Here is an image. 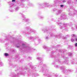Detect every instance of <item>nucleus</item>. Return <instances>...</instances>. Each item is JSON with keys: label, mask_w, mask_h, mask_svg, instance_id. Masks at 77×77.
<instances>
[{"label": "nucleus", "mask_w": 77, "mask_h": 77, "mask_svg": "<svg viewBox=\"0 0 77 77\" xmlns=\"http://www.w3.org/2000/svg\"><path fill=\"white\" fill-rule=\"evenodd\" d=\"M66 2V1L65 0H63V2L64 3V2Z\"/></svg>", "instance_id": "obj_9"}, {"label": "nucleus", "mask_w": 77, "mask_h": 77, "mask_svg": "<svg viewBox=\"0 0 77 77\" xmlns=\"http://www.w3.org/2000/svg\"><path fill=\"white\" fill-rule=\"evenodd\" d=\"M5 56H8V54H7V53L5 54Z\"/></svg>", "instance_id": "obj_4"}, {"label": "nucleus", "mask_w": 77, "mask_h": 77, "mask_svg": "<svg viewBox=\"0 0 77 77\" xmlns=\"http://www.w3.org/2000/svg\"><path fill=\"white\" fill-rule=\"evenodd\" d=\"M59 25H60V24H59Z\"/></svg>", "instance_id": "obj_18"}, {"label": "nucleus", "mask_w": 77, "mask_h": 77, "mask_svg": "<svg viewBox=\"0 0 77 77\" xmlns=\"http://www.w3.org/2000/svg\"><path fill=\"white\" fill-rule=\"evenodd\" d=\"M75 41H77V38H76V39L75 40Z\"/></svg>", "instance_id": "obj_12"}, {"label": "nucleus", "mask_w": 77, "mask_h": 77, "mask_svg": "<svg viewBox=\"0 0 77 77\" xmlns=\"http://www.w3.org/2000/svg\"><path fill=\"white\" fill-rule=\"evenodd\" d=\"M63 5H61V8H62V7H63Z\"/></svg>", "instance_id": "obj_10"}, {"label": "nucleus", "mask_w": 77, "mask_h": 77, "mask_svg": "<svg viewBox=\"0 0 77 77\" xmlns=\"http://www.w3.org/2000/svg\"><path fill=\"white\" fill-rule=\"evenodd\" d=\"M24 20H25V21H29V20L27 19H26V18H25Z\"/></svg>", "instance_id": "obj_2"}, {"label": "nucleus", "mask_w": 77, "mask_h": 77, "mask_svg": "<svg viewBox=\"0 0 77 77\" xmlns=\"http://www.w3.org/2000/svg\"><path fill=\"white\" fill-rule=\"evenodd\" d=\"M75 29H77V26L76 25L75 26V27H74Z\"/></svg>", "instance_id": "obj_5"}, {"label": "nucleus", "mask_w": 77, "mask_h": 77, "mask_svg": "<svg viewBox=\"0 0 77 77\" xmlns=\"http://www.w3.org/2000/svg\"><path fill=\"white\" fill-rule=\"evenodd\" d=\"M23 45H24V44H23Z\"/></svg>", "instance_id": "obj_16"}, {"label": "nucleus", "mask_w": 77, "mask_h": 77, "mask_svg": "<svg viewBox=\"0 0 77 77\" xmlns=\"http://www.w3.org/2000/svg\"><path fill=\"white\" fill-rule=\"evenodd\" d=\"M37 59H39V58H38Z\"/></svg>", "instance_id": "obj_14"}, {"label": "nucleus", "mask_w": 77, "mask_h": 77, "mask_svg": "<svg viewBox=\"0 0 77 77\" xmlns=\"http://www.w3.org/2000/svg\"><path fill=\"white\" fill-rule=\"evenodd\" d=\"M18 9H19V8L18 7H17L15 8V10H16V11H18Z\"/></svg>", "instance_id": "obj_3"}, {"label": "nucleus", "mask_w": 77, "mask_h": 77, "mask_svg": "<svg viewBox=\"0 0 77 77\" xmlns=\"http://www.w3.org/2000/svg\"><path fill=\"white\" fill-rule=\"evenodd\" d=\"M71 54H72V53L71 54V55H70V54H69V55H70V56H71Z\"/></svg>", "instance_id": "obj_13"}, {"label": "nucleus", "mask_w": 77, "mask_h": 77, "mask_svg": "<svg viewBox=\"0 0 77 77\" xmlns=\"http://www.w3.org/2000/svg\"><path fill=\"white\" fill-rule=\"evenodd\" d=\"M68 3H69V1H68Z\"/></svg>", "instance_id": "obj_15"}, {"label": "nucleus", "mask_w": 77, "mask_h": 77, "mask_svg": "<svg viewBox=\"0 0 77 77\" xmlns=\"http://www.w3.org/2000/svg\"><path fill=\"white\" fill-rule=\"evenodd\" d=\"M61 25H62V24H61Z\"/></svg>", "instance_id": "obj_17"}, {"label": "nucleus", "mask_w": 77, "mask_h": 77, "mask_svg": "<svg viewBox=\"0 0 77 77\" xmlns=\"http://www.w3.org/2000/svg\"><path fill=\"white\" fill-rule=\"evenodd\" d=\"M71 37H72L73 38H74V37H75V35H74V34H73L71 35Z\"/></svg>", "instance_id": "obj_1"}, {"label": "nucleus", "mask_w": 77, "mask_h": 77, "mask_svg": "<svg viewBox=\"0 0 77 77\" xmlns=\"http://www.w3.org/2000/svg\"><path fill=\"white\" fill-rule=\"evenodd\" d=\"M12 2H15V0H12Z\"/></svg>", "instance_id": "obj_7"}, {"label": "nucleus", "mask_w": 77, "mask_h": 77, "mask_svg": "<svg viewBox=\"0 0 77 77\" xmlns=\"http://www.w3.org/2000/svg\"><path fill=\"white\" fill-rule=\"evenodd\" d=\"M48 37H46V39H48Z\"/></svg>", "instance_id": "obj_11"}, {"label": "nucleus", "mask_w": 77, "mask_h": 77, "mask_svg": "<svg viewBox=\"0 0 77 77\" xmlns=\"http://www.w3.org/2000/svg\"><path fill=\"white\" fill-rule=\"evenodd\" d=\"M75 46H76V47H77V43L75 44Z\"/></svg>", "instance_id": "obj_8"}, {"label": "nucleus", "mask_w": 77, "mask_h": 77, "mask_svg": "<svg viewBox=\"0 0 77 77\" xmlns=\"http://www.w3.org/2000/svg\"><path fill=\"white\" fill-rule=\"evenodd\" d=\"M71 41H72V42H73V41H74V39L72 38L71 39Z\"/></svg>", "instance_id": "obj_6"}]
</instances>
